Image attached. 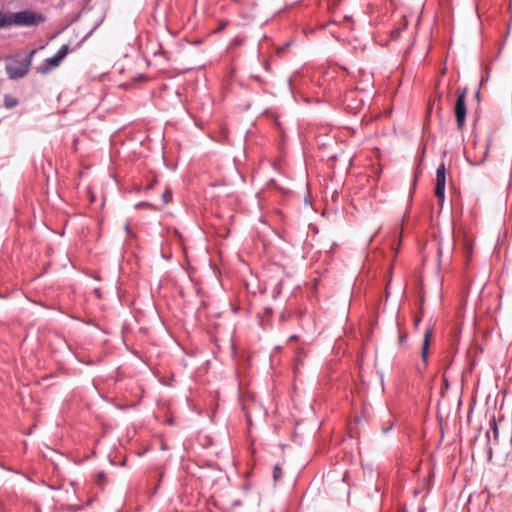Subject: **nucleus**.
Wrapping results in <instances>:
<instances>
[{"instance_id":"obj_1","label":"nucleus","mask_w":512,"mask_h":512,"mask_svg":"<svg viewBox=\"0 0 512 512\" xmlns=\"http://www.w3.org/2000/svg\"><path fill=\"white\" fill-rule=\"evenodd\" d=\"M34 52L35 51H32L29 57L16 56L7 60L5 69L10 79H19L28 73L31 65V57Z\"/></svg>"},{"instance_id":"obj_2","label":"nucleus","mask_w":512,"mask_h":512,"mask_svg":"<svg viewBox=\"0 0 512 512\" xmlns=\"http://www.w3.org/2000/svg\"><path fill=\"white\" fill-rule=\"evenodd\" d=\"M46 20L45 16L41 13L34 12L33 10L26 9L11 14L8 19V25H16L22 27L36 26Z\"/></svg>"},{"instance_id":"obj_3","label":"nucleus","mask_w":512,"mask_h":512,"mask_svg":"<svg viewBox=\"0 0 512 512\" xmlns=\"http://www.w3.org/2000/svg\"><path fill=\"white\" fill-rule=\"evenodd\" d=\"M466 94H467L466 88H464L460 91L458 98L456 100L455 109H454L457 127L459 130H462V128L465 124V120H466V114H467Z\"/></svg>"},{"instance_id":"obj_4","label":"nucleus","mask_w":512,"mask_h":512,"mask_svg":"<svg viewBox=\"0 0 512 512\" xmlns=\"http://www.w3.org/2000/svg\"><path fill=\"white\" fill-rule=\"evenodd\" d=\"M445 187H446V167L444 163H441L436 171V187H435V196L443 202L445 197Z\"/></svg>"},{"instance_id":"obj_5","label":"nucleus","mask_w":512,"mask_h":512,"mask_svg":"<svg viewBox=\"0 0 512 512\" xmlns=\"http://www.w3.org/2000/svg\"><path fill=\"white\" fill-rule=\"evenodd\" d=\"M61 61L54 55L53 57L45 59L38 67L37 72L45 75L60 65Z\"/></svg>"},{"instance_id":"obj_6","label":"nucleus","mask_w":512,"mask_h":512,"mask_svg":"<svg viewBox=\"0 0 512 512\" xmlns=\"http://www.w3.org/2000/svg\"><path fill=\"white\" fill-rule=\"evenodd\" d=\"M431 337H432V331H431V329H428L425 332L422 349H421V359L424 364H426L427 359H428V351H429V347H430Z\"/></svg>"},{"instance_id":"obj_7","label":"nucleus","mask_w":512,"mask_h":512,"mask_svg":"<svg viewBox=\"0 0 512 512\" xmlns=\"http://www.w3.org/2000/svg\"><path fill=\"white\" fill-rule=\"evenodd\" d=\"M18 104V101L13 96L6 94L4 96V106L8 109L15 107Z\"/></svg>"},{"instance_id":"obj_8","label":"nucleus","mask_w":512,"mask_h":512,"mask_svg":"<svg viewBox=\"0 0 512 512\" xmlns=\"http://www.w3.org/2000/svg\"><path fill=\"white\" fill-rule=\"evenodd\" d=\"M68 52H69V46L68 45H63L57 51L55 56L58 58V60L62 61L67 56Z\"/></svg>"},{"instance_id":"obj_9","label":"nucleus","mask_w":512,"mask_h":512,"mask_svg":"<svg viewBox=\"0 0 512 512\" xmlns=\"http://www.w3.org/2000/svg\"><path fill=\"white\" fill-rule=\"evenodd\" d=\"M282 470L279 465H275L273 469V479L275 481H278L281 478Z\"/></svg>"},{"instance_id":"obj_10","label":"nucleus","mask_w":512,"mask_h":512,"mask_svg":"<svg viewBox=\"0 0 512 512\" xmlns=\"http://www.w3.org/2000/svg\"><path fill=\"white\" fill-rule=\"evenodd\" d=\"M9 26L7 17L0 11V28Z\"/></svg>"},{"instance_id":"obj_11","label":"nucleus","mask_w":512,"mask_h":512,"mask_svg":"<svg viewBox=\"0 0 512 512\" xmlns=\"http://www.w3.org/2000/svg\"><path fill=\"white\" fill-rule=\"evenodd\" d=\"M488 149H489V146H488V144H487V145L485 146V151H484V155H483V157H481V158H480V159H478V160H475L474 164H481V163H483V162H484L485 157H486V154H487V152H488Z\"/></svg>"},{"instance_id":"obj_12","label":"nucleus","mask_w":512,"mask_h":512,"mask_svg":"<svg viewBox=\"0 0 512 512\" xmlns=\"http://www.w3.org/2000/svg\"><path fill=\"white\" fill-rule=\"evenodd\" d=\"M171 197H172V193L169 190H167L163 193V198H164L165 203H168L170 201Z\"/></svg>"},{"instance_id":"obj_13","label":"nucleus","mask_w":512,"mask_h":512,"mask_svg":"<svg viewBox=\"0 0 512 512\" xmlns=\"http://www.w3.org/2000/svg\"><path fill=\"white\" fill-rule=\"evenodd\" d=\"M493 432H494V437L497 438L498 437V427L495 422L493 424Z\"/></svg>"},{"instance_id":"obj_14","label":"nucleus","mask_w":512,"mask_h":512,"mask_svg":"<svg viewBox=\"0 0 512 512\" xmlns=\"http://www.w3.org/2000/svg\"><path fill=\"white\" fill-rule=\"evenodd\" d=\"M401 32V29H396L392 31V37L396 38Z\"/></svg>"},{"instance_id":"obj_15","label":"nucleus","mask_w":512,"mask_h":512,"mask_svg":"<svg viewBox=\"0 0 512 512\" xmlns=\"http://www.w3.org/2000/svg\"><path fill=\"white\" fill-rule=\"evenodd\" d=\"M363 74V76H365L367 78V81H370V74L369 73H365V72H361Z\"/></svg>"},{"instance_id":"obj_16","label":"nucleus","mask_w":512,"mask_h":512,"mask_svg":"<svg viewBox=\"0 0 512 512\" xmlns=\"http://www.w3.org/2000/svg\"><path fill=\"white\" fill-rule=\"evenodd\" d=\"M290 339H291V340H295V339H297V336H296V335H292V336L290 337Z\"/></svg>"},{"instance_id":"obj_17","label":"nucleus","mask_w":512,"mask_h":512,"mask_svg":"<svg viewBox=\"0 0 512 512\" xmlns=\"http://www.w3.org/2000/svg\"><path fill=\"white\" fill-rule=\"evenodd\" d=\"M441 254H442V251H441V249L439 248V249H438V255H439V256H441Z\"/></svg>"},{"instance_id":"obj_18","label":"nucleus","mask_w":512,"mask_h":512,"mask_svg":"<svg viewBox=\"0 0 512 512\" xmlns=\"http://www.w3.org/2000/svg\"><path fill=\"white\" fill-rule=\"evenodd\" d=\"M420 320L418 319L416 322H415V325L418 326Z\"/></svg>"},{"instance_id":"obj_19","label":"nucleus","mask_w":512,"mask_h":512,"mask_svg":"<svg viewBox=\"0 0 512 512\" xmlns=\"http://www.w3.org/2000/svg\"><path fill=\"white\" fill-rule=\"evenodd\" d=\"M99 476H100V479H103L104 475H103V473H100Z\"/></svg>"},{"instance_id":"obj_20","label":"nucleus","mask_w":512,"mask_h":512,"mask_svg":"<svg viewBox=\"0 0 512 512\" xmlns=\"http://www.w3.org/2000/svg\"><path fill=\"white\" fill-rule=\"evenodd\" d=\"M99 476H100V479H103L104 475H103V473H100Z\"/></svg>"}]
</instances>
